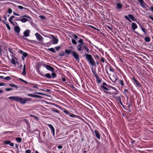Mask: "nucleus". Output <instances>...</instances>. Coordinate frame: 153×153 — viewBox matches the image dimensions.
Returning a JSON list of instances; mask_svg holds the SVG:
<instances>
[{"label":"nucleus","mask_w":153,"mask_h":153,"mask_svg":"<svg viewBox=\"0 0 153 153\" xmlns=\"http://www.w3.org/2000/svg\"><path fill=\"white\" fill-rule=\"evenodd\" d=\"M78 42L80 43L76 46L77 50L78 51H82L84 50L86 51L87 53H89V49L85 45L82 39H80L78 40Z\"/></svg>","instance_id":"1"},{"label":"nucleus","mask_w":153,"mask_h":153,"mask_svg":"<svg viewBox=\"0 0 153 153\" xmlns=\"http://www.w3.org/2000/svg\"><path fill=\"white\" fill-rule=\"evenodd\" d=\"M88 53H85L83 56L85 57V59L86 61L88 62L92 65L94 66L96 65V62L92 56L88 54Z\"/></svg>","instance_id":"2"},{"label":"nucleus","mask_w":153,"mask_h":153,"mask_svg":"<svg viewBox=\"0 0 153 153\" xmlns=\"http://www.w3.org/2000/svg\"><path fill=\"white\" fill-rule=\"evenodd\" d=\"M9 99L13 100L17 102H19L22 104H24L26 102L25 98H22L19 96H10L9 97Z\"/></svg>","instance_id":"3"},{"label":"nucleus","mask_w":153,"mask_h":153,"mask_svg":"<svg viewBox=\"0 0 153 153\" xmlns=\"http://www.w3.org/2000/svg\"><path fill=\"white\" fill-rule=\"evenodd\" d=\"M108 69L111 72H113V73L115 72L114 69L112 67L110 64L108 63L105 66V69L106 73L108 75H109V74L108 71Z\"/></svg>","instance_id":"4"},{"label":"nucleus","mask_w":153,"mask_h":153,"mask_svg":"<svg viewBox=\"0 0 153 153\" xmlns=\"http://www.w3.org/2000/svg\"><path fill=\"white\" fill-rule=\"evenodd\" d=\"M108 76L110 79L114 83H116L117 80H118V79L116 72L112 73L111 77L110 76L109 74Z\"/></svg>","instance_id":"5"},{"label":"nucleus","mask_w":153,"mask_h":153,"mask_svg":"<svg viewBox=\"0 0 153 153\" xmlns=\"http://www.w3.org/2000/svg\"><path fill=\"white\" fill-rule=\"evenodd\" d=\"M133 76L131 78L133 80L132 82L134 84L139 88H142V85L140 82L134 77V76L132 74Z\"/></svg>","instance_id":"6"},{"label":"nucleus","mask_w":153,"mask_h":153,"mask_svg":"<svg viewBox=\"0 0 153 153\" xmlns=\"http://www.w3.org/2000/svg\"><path fill=\"white\" fill-rule=\"evenodd\" d=\"M72 55L78 62L79 63V55L76 51H73Z\"/></svg>","instance_id":"7"},{"label":"nucleus","mask_w":153,"mask_h":153,"mask_svg":"<svg viewBox=\"0 0 153 153\" xmlns=\"http://www.w3.org/2000/svg\"><path fill=\"white\" fill-rule=\"evenodd\" d=\"M140 4V6L143 8H147L148 7L143 0H138Z\"/></svg>","instance_id":"8"},{"label":"nucleus","mask_w":153,"mask_h":153,"mask_svg":"<svg viewBox=\"0 0 153 153\" xmlns=\"http://www.w3.org/2000/svg\"><path fill=\"white\" fill-rule=\"evenodd\" d=\"M44 67L47 69V70L51 71L52 72H53L54 71L53 68L50 65H45Z\"/></svg>","instance_id":"9"},{"label":"nucleus","mask_w":153,"mask_h":153,"mask_svg":"<svg viewBox=\"0 0 153 153\" xmlns=\"http://www.w3.org/2000/svg\"><path fill=\"white\" fill-rule=\"evenodd\" d=\"M48 126L50 128L51 133H52L53 136H55V129L53 126L51 124L48 125Z\"/></svg>","instance_id":"10"},{"label":"nucleus","mask_w":153,"mask_h":153,"mask_svg":"<svg viewBox=\"0 0 153 153\" xmlns=\"http://www.w3.org/2000/svg\"><path fill=\"white\" fill-rule=\"evenodd\" d=\"M3 144L4 145H9L11 146H14V144L13 143H11L10 140H5L3 142Z\"/></svg>","instance_id":"11"},{"label":"nucleus","mask_w":153,"mask_h":153,"mask_svg":"<svg viewBox=\"0 0 153 153\" xmlns=\"http://www.w3.org/2000/svg\"><path fill=\"white\" fill-rule=\"evenodd\" d=\"M27 95L28 96L32 97H35V98H41L42 97L38 95H35V94H27Z\"/></svg>","instance_id":"12"},{"label":"nucleus","mask_w":153,"mask_h":153,"mask_svg":"<svg viewBox=\"0 0 153 153\" xmlns=\"http://www.w3.org/2000/svg\"><path fill=\"white\" fill-rule=\"evenodd\" d=\"M94 132L96 137L98 139L100 140V135L99 131L97 130H95L94 131Z\"/></svg>","instance_id":"13"},{"label":"nucleus","mask_w":153,"mask_h":153,"mask_svg":"<svg viewBox=\"0 0 153 153\" xmlns=\"http://www.w3.org/2000/svg\"><path fill=\"white\" fill-rule=\"evenodd\" d=\"M35 35L37 39L39 40H41L43 38L42 36L38 33H36L35 34Z\"/></svg>","instance_id":"14"},{"label":"nucleus","mask_w":153,"mask_h":153,"mask_svg":"<svg viewBox=\"0 0 153 153\" xmlns=\"http://www.w3.org/2000/svg\"><path fill=\"white\" fill-rule=\"evenodd\" d=\"M131 27L133 30H134L137 28V26L134 22H132L131 24Z\"/></svg>","instance_id":"15"},{"label":"nucleus","mask_w":153,"mask_h":153,"mask_svg":"<svg viewBox=\"0 0 153 153\" xmlns=\"http://www.w3.org/2000/svg\"><path fill=\"white\" fill-rule=\"evenodd\" d=\"M73 51L70 49H65V52L66 54L69 55L71 53H72Z\"/></svg>","instance_id":"16"},{"label":"nucleus","mask_w":153,"mask_h":153,"mask_svg":"<svg viewBox=\"0 0 153 153\" xmlns=\"http://www.w3.org/2000/svg\"><path fill=\"white\" fill-rule=\"evenodd\" d=\"M58 42V40L57 38L54 37V36H53V39L52 40V43L53 44H57Z\"/></svg>","instance_id":"17"},{"label":"nucleus","mask_w":153,"mask_h":153,"mask_svg":"<svg viewBox=\"0 0 153 153\" xmlns=\"http://www.w3.org/2000/svg\"><path fill=\"white\" fill-rule=\"evenodd\" d=\"M118 79L119 80V84L122 87L124 86V80L121 79H119V78Z\"/></svg>","instance_id":"18"},{"label":"nucleus","mask_w":153,"mask_h":153,"mask_svg":"<svg viewBox=\"0 0 153 153\" xmlns=\"http://www.w3.org/2000/svg\"><path fill=\"white\" fill-rule=\"evenodd\" d=\"M15 17V16H11L9 18V19L8 20L10 22V23H11L13 25H14V23L12 21V19Z\"/></svg>","instance_id":"19"},{"label":"nucleus","mask_w":153,"mask_h":153,"mask_svg":"<svg viewBox=\"0 0 153 153\" xmlns=\"http://www.w3.org/2000/svg\"><path fill=\"white\" fill-rule=\"evenodd\" d=\"M30 31L29 30H27L24 32V34L26 37H27L29 36Z\"/></svg>","instance_id":"20"},{"label":"nucleus","mask_w":153,"mask_h":153,"mask_svg":"<svg viewBox=\"0 0 153 153\" xmlns=\"http://www.w3.org/2000/svg\"><path fill=\"white\" fill-rule=\"evenodd\" d=\"M14 30L16 33H19L20 32V28L19 26H16L14 27Z\"/></svg>","instance_id":"21"},{"label":"nucleus","mask_w":153,"mask_h":153,"mask_svg":"<svg viewBox=\"0 0 153 153\" xmlns=\"http://www.w3.org/2000/svg\"><path fill=\"white\" fill-rule=\"evenodd\" d=\"M116 7L117 9H121L122 8L123 5L121 3H117L116 5Z\"/></svg>","instance_id":"22"},{"label":"nucleus","mask_w":153,"mask_h":153,"mask_svg":"<svg viewBox=\"0 0 153 153\" xmlns=\"http://www.w3.org/2000/svg\"><path fill=\"white\" fill-rule=\"evenodd\" d=\"M20 52L22 54L23 56L25 57H26L27 55L28 54L25 52H24L22 50H20Z\"/></svg>","instance_id":"23"},{"label":"nucleus","mask_w":153,"mask_h":153,"mask_svg":"<svg viewBox=\"0 0 153 153\" xmlns=\"http://www.w3.org/2000/svg\"><path fill=\"white\" fill-rule=\"evenodd\" d=\"M22 74L23 76H25L26 74L25 64H24L23 66V72L22 73Z\"/></svg>","instance_id":"24"},{"label":"nucleus","mask_w":153,"mask_h":153,"mask_svg":"<svg viewBox=\"0 0 153 153\" xmlns=\"http://www.w3.org/2000/svg\"><path fill=\"white\" fill-rule=\"evenodd\" d=\"M43 76L44 77L47 78L49 79H51L52 77L51 75L49 73H47L45 74H44V75Z\"/></svg>","instance_id":"25"},{"label":"nucleus","mask_w":153,"mask_h":153,"mask_svg":"<svg viewBox=\"0 0 153 153\" xmlns=\"http://www.w3.org/2000/svg\"><path fill=\"white\" fill-rule=\"evenodd\" d=\"M128 17L131 19L132 20L134 21L135 20V19L134 16L131 14H129L128 15Z\"/></svg>","instance_id":"26"},{"label":"nucleus","mask_w":153,"mask_h":153,"mask_svg":"<svg viewBox=\"0 0 153 153\" xmlns=\"http://www.w3.org/2000/svg\"><path fill=\"white\" fill-rule=\"evenodd\" d=\"M20 20L23 23L26 22L28 21L27 19L26 18H22L20 19Z\"/></svg>","instance_id":"27"},{"label":"nucleus","mask_w":153,"mask_h":153,"mask_svg":"<svg viewBox=\"0 0 153 153\" xmlns=\"http://www.w3.org/2000/svg\"><path fill=\"white\" fill-rule=\"evenodd\" d=\"M96 78L97 83H100L101 82V79L99 78V76L96 77Z\"/></svg>","instance_id":"28"},{"label":"nucleus","mask_w":153,"mask_h":153,"mask_svg":"<svg viewBox=\"0 0 153 153\" xmlns=\"http://www.w3.org/2000/svg\"><path fill=\"white\" fill-rule=\"evenodd\" d=\"M92 72L94 74V76L95 77H97V76H98L97 74V72L95 71V70H94V69H92Z\"/></svg>","instance_id":"29"},{"label":"nucleus","mask_w":153,"mask_h":153,"mask_svg":"<svg viewBox=\"0 0 153 153\" xmlns=\"http://www.w3.org/2000/svg\"><path fill=\"white\" fill-rule=\"evenodd\" d=\"M140 28L142 30L144 33V34L146 35V29L143 27L142 25L140 26Z\"/></svg>","instance_id":"30"},{"label":"nucleus","mask_w":153,"mask_h":153,"mask_svg":"<svg viewBox=\"0 0 153 153\" xmlns=\"http://www.w3.org/2000/svg\"><path fill=\"white\" fill-rule=\"evenodd\" d=\"M144 40L146 42H149L150 41V39L148 36H146L144 38Z\"/></svg>","instance_id":"31"},{"label":"nucleus","mask_w":153,"mask_h":153,"mask_svg":"<svg viewBox=\"0 0 153 153\" xmlns=\"http://www.w3.org/2000/svg\"><path fill=\"white\" fill-rule=\"evenodd\" d=\"M100 61L102 63L107 62L106 60L103 57H102L100 59Z\"/></svg>","instance_id":"32"},{"label":"nucleus","mask_w":153,"mask_h":153,"mask_svg":"<svg viewBox=\"0 0 153 153\" xmlns=\"http://www.w3.org/2000/svg\"><path fill=\"white\" fill-rule=\"evenodd\" d=\"M124 92H123V94L127 97H128V95L126 94V93H127L128 94V93H129V91H128V90L126 89H125L124 90Z\"/></svg>","instance_id":"33"},{"label":"nucleus","mask_w":153,"mask_h":153,"mask_svg":"<svg viewBox=\"0 0 153 153\" xmlns=\"http://www.w3.org/2000/svg\"><path fill=\"white\" fill-rule=\"evenodd\" d=\"M16 140L19 143H20L22 140V138L20 137H18L16 138Z\"/></svg>","instance_id":"34"},{"label":"nucleus","mask_w":153,"mask_h":153,"mask_svg":"<svg viewBox=\"0 0 153 153\" xmlns=\"http://www.w3.org/2000/svg\"><path fill=\"white\" fill-rule=\"evenodd\" d=\"M30 117H34L36 120H39V118L36 116L33 115L32 114L30 115Z\"/></svg>","instance_id":"35"},{"label":"nucleus","mask_w":153,"mask_h":153,"mask_svg":"<svg viewBox=\"0 0 153 153\" xmlns=\"http://www.w3.org/2000/svg\"><path fill=\"white\" fill-rule=\"evenodd\" d=\"M30 117H34L36 120H39V118L36 116L33 115L32 114L30 115Z\"/></svg>","instance_id":"36"},{"label":"nucleus","mask_w":153,"mask_h":153,"mask_svg":"<svg viewBox=\"0 0 153 153\" xmlns=\"http://www.w3.org/2000/svg\"><path fill=\"white\" fill-rule=\"evenodd\" d=\"M30 117H34L36 120H39V118L36 116L33 115L32 114L30 115Z\"/></svg>","instance_id":"37"},{"label":"nucleus","mask_w":153,"mask_h":153,"mask_svg":"<svg viewBox=\"0 0 153 153\" xmlns=\"http://www.w3.org/2000/svg\"><path fill=\"white\" fill-rule=\"evenodd\" d=\"M59 56H63L65 55V53L63 51H62L60 52L59 53Z\"/></svg>","instance_id":"38"},{"label":"nucleus","mask_w":153,"mask_h":153,"mask_svg":"<svg viewBox=\"0 0 153 153\" xmlns=\"http://www.w3.org/2000/svg\"><path fill=\"white\" fill-rule=\"evenodd\" d=\"M51 111L53 112H56L57 113H59V110H58L57 109H54V108L52 109H51Z\"/></svg>","instance_id":"39"},{"label":"nucleus","mask_w":153,"mask_h":153,"mask_svg":"<svg viewBox=\"0 0 153 153\" xmlns=\"http://www.w3.org/2000/svg\"><path fill=\"white\" fill-rule=\"evenodd\" d=\"M48 50L53 53H55L56 52L53 48H51L48 49Z\"/></svg>","instance_id":"40"},{"label":"nucleus","mask_w":153,"mask_h":153,"mask_svg":"<svg viewBox=\"0 0 153 153\" xmlns=\"http://www.w3.org/2000/svg\"><path fill=\"white\" fill-rule=\"evenodd\" d=\"M9 85L13 87H14L16 88H18V86L16 85L15 84H9Z\"/></svg>","instance_id":"41"},{"label":"nucleus","mask_w":153,"mask_h":153,"mask_svg":"<svg viewBox=\"0 0 153 153\" xmlns=\"http://www.w3.org/2000/svg\"><path fill=\"white\" fill-rule=\"evenodd\" d=\"M12 10L11 9L9 8L7 10V11L6 13H8L9 14H11L12 12Z\"/></svg>","instance_id":"42"},{"label":"nucleus","mask_w":153,"mask_h":153,"mask_svg":"<svg viewBox=\"0 0 153 153\" xmlns=\"http://www.w3.org/2000/svg\"><path fill=\"white\" fill-rule=\"evenodd\" d=\"M114 98L115 99H116L118 101H119L120 100H121V98H120V96H117H117H115V97H114Z\"/></svg>","instance_id":"43"},{"label":"nucleus","mask_w":153,"mask_h":153,"mask_svg":"<svg viewBox=\"0 0 153 153\" xmlns=\"http://www.w3.org/2000/svg\"><path fill=\"white\" fill-rule=\"evenodd\" d=\"M63 112L65 113L66 115H69V111L66 110L65 109L63 111Z\"/></svg>","instance_id":"44"},{"label":"nucleus","mask_w":153,"mask_h":153,"mask_svg":"<svg viewBox=\"0 0 153 153\" xmlns=\"http://www.w3.org/2000/svg\"><path fill=\"white\" fill-rule=\"evenodd\" d=\"M69 116L70 117L73 118L77 117H78L77 116L74 114H69Z\"/></svg>","instance_id":"45"},{"label":"nucleus","mask_w":153,"mask_h":153,"mask_svg":"<svg viewBox=\"0 0 153 153\" xmlns=\"http://www.w3.org/2000/svg\"><path fill=\"white\" fill-rule=\"evenodd\" d=\"M9 51L13 55V54H14V53L13 52V50L12 48H9L8 49Z\"/></svg>","instance_id":"46"},{"label":"nucleus","mask_w":153,"mask_h":153,"mask_svg":"<svg viewBox=\"0 0 153 153\" xmlns=\"http://www.w3.org/2000/svg\"><path fill=\"white\" fill-rule=\"evenodd\" d=\"M7 29L9 30H11V28L10 27V26H9V25L7 23H4Z\"/></svg>","instance_id":"47"},{"label":"nucleus","mask_w":153,"mask_h":153,"mask_svg":"<svg viewBox=\"0 0 153 153\" xmlns=\"http://www.w3.org/2000/svg\"><path fill=\"white\" fill-rule=\"evenodd\" d=\"M117 70L119 71V73H120L121 74H122L123 73V72L120 69V68H118V67H117Z\"/></svg>","instance_id":"48"},{"label":"nucleus","mask_w":153,"mask_h":153,"mask_svg":"<svg viewBox=\"0 0 153 153\" xmlns=\"http://www.w3.org/2000/svg\"><path fill=\"white\" fill-rule=\"evenodd\" d=\"M17 7L19 9H27L26 8L24 7H22V6H21V5H19V6H17Z\"/></svg>","instance_id":"49"},{"label":"nucleus","mask_w":153,"mask_h":153,"mask_svg":"<svg viewBox=\"0 0 153 153\" xmlns=\"http://www.w3.org/2000/svg\"><path fill=\"white\" fill-rule=\"evenodd\" d=\"M71 42H72V43L74 45H76L77 44L76 41L74 39H72L71 40Z\"/></svg>","instance_id":"50"},{"label":"nucleus","mask_w":153,"mask_h":153,"mask_svg":"<svg viewBox=\"0 0 153 153\" xmlns=\"http://www.w3.org/2000/svg\"><path fill=\"white\" fill-rule=\"evenodd\" d=\"M72 36H73L74 38L76 40H77V39L79 38V37L77 36L75 34H72Z\"/></svg>","instance_id":"51"},{"label":"nucleus","mask_w":153,"mask_h":153,"mask_svg":"<svg viewBox=\"0 0 153 153\" xmlns=\"http://www.w3.org/2000/svg\"><path fill=\"white\" fill-rule=\"evenodd\" d=\"M101 88L105 90H108V89L107 87L103 85L101 86Z\"/></svg>","instance_id":"52"},{"label":"nucleus","mask_w":153,"mask_h":153,"mask_svg":"<svg viewBox=\"0 0 153 153\" xmlns=\"http://www.w3.org/2000/svg\"><path fill=\"white\" fill-rule=\"evenodd\" d=\"M61 48V46H56L55 47V49L57 51H58L59 50V49H60Z\"/></svg>","instance_id":"53"},{"label":"nucleus","mask_w":153,"mask_h":153,"mask_svg":"<svg viewBox=\"0 0 153 153\" xmlns=\"http://www.w3.org/2000/svg\"><path fill=\"white\" fill-rule=\"evenodd\" d=\"M19 79L21 81H22V82H24L25 83H27V84L28 83V82H26V81L24 80L23 79H21V78H19Z\"/></svg>","instance_id":"54"},{"label":"nucleus","mask_w":153,"mask_h":153,"mask_svg":"<svg viewBox=\"0 0 153 153\" xmlns=\"http://www.w3.org/2000/svg\"><path fill=\"white\" fill-rule=\"evenodd\" d=\"M130 104H129V105H128L127 107H126V108L128 109V112H130L131 111V110L130 109Z\"/></svg>","instance_id":"55"},{"label":"nucleus","mask_w":153,"mask_h":153,"mask_svg":"<svg viewBox=\"0 0 153 153\" xmlns=\"http://www.w3.org/2000/svg\"><path fill=\"white\" fill-rule=\"evenodd\" d=\"M51 75L52 77L53 78H54L55 77H56V73H53L51 74Z\"/></svg>","instance_id":"56"},{"label":"nucleus","mask_w":153,"mask_h":153,"mask_svg":"<svg viewBox=\"0 0 153 153\" xmlns=\"http://www.w3.org/2000/svg\"><path fill=\"white\" fill-rule=\"evenodd\" d=\"M11 77L9 76H7L4 78V79L6 80H9L11 79Z\"/></svg>","instance_id":"57"},{"label":"nucleus","mask_w":153,"mask_h":153,"mask_svg":"<svg viewBox=\"0 0 153 153\" xmlns=\"http://www.w3.org/2000/svg\"><path fill=\"white\" fill-rule=\"evenodd\" d=\"M125 18H126V19L128 21H129V22H131V20H130V19H129V18L127 16H125Z\"/></svg>","instance_id":"58"},{"label":"nucleus","mask_w":153,"mask_h":153,"mask_svg":"<svg viewBox=\"0 0 153 153\" xmlns=\"http://www.w3.org/2000/svg\"><path fill=\"white\" fill-rule=\"evenodd\" d=\"M13 89V88H6L5 90L7 91H9Z\"/></svg>","instance_id":"59"},{"label":"nucleus","mask_w":153,"mask_h":153,"mask_svg":"<svg viewBox=\"0 0 153 153\" xmlns=\"http://www.w3.org/2000/svg\"><path fill=\"white\" fill-rule=\"evenodd\" d=\"M11 63L14 65H16L15 61V59H12L11 60Z\"/></svg>","instance_id":"60"},{"label":"nucleus","mask_w":153,"mask_h":153,"mask_svg":"<svg viewBox=\"0 0 153 153\" xmlns=\"http://www.w3.org/2000/svg\"><path fill=\"white\" fill-rule=\"evenodd\" d=\"M33 88H38V85H37V84H33Z\"/></svg>","instance_id":"61"},{"label":"nucleus","mask_w":153,"mask_h":153,"mask_svg":"<svg viewBox=\"0 0 153 153\" xmlns=\"http://www.w3.org/2000/svg\"><path fill=\"white\" fill-rule=\"evenodd\" d=\"M42 134L43 137L44 138H45V135H46V132H45V131H43L42 132Z\"/></svg>","instance_id":"62"},{"label":"nucleus","mask_w":153,"mask_h":153,"mask_svg":"<svg viewBox=\"0 0 153 153\" xmlns=\"http://www.w3.org/2000/svg\"><path fill=\"white\" fill-rule=\"evenodd\" d=\"M94 58H95V59H100L99 56L97 55H96L94 56Z\"/></svg>","instance_id":"63"},{"label":"nucleus","mask_w":153,"mask_h":153,"mask_svg":"<svg viewBox=\"0 0 153 153\" xmlns=\"http://www.w3.org/2000/svg\"><path fill=\"white\" fill-rule=\"evenodd\" d=\"M26 153H31V151L30 149H27L25 151Z\"/></svg>","instance_id":"64"}]
</instances>
